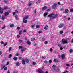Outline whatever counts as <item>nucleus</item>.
Segmentation results:
<instances>
[{
	"label": "nucleus",
	"mask_w": 73,
	"mask_h": 73,
	"mask_svg": "<svg viewBox=\"0 0 73 73\" xmlns=\"http://www.w3.org/2000/svg\"><path fill=\"white\" fill-rule=\"evenodd\" d=\"M22 64L23 65H25V60H22Z\"/></svg>",
	"instance_id": "13"
},
{
	"label": "nucleus",
	"mask_w": 73,
	"mask_h": 73,
	"mask_svg": "<svg viewBox=\"0 0 73 73\" xmlns=\"http://www.w3.org/2000/svg\"><path fill=\"white\" fill-rule=\"evenodd\" d=\"M36 27L37 28H40V25H36Z\"/></svg>",
	"instance_id": "35"
},
{
	"label": "nucleus",
	"mask_w": 73,
	"mask_h": 73,
	"mask_svg": "<svg viewBox=\"0 0 73 73\" xmlns=\"http://www.w3.org/2000/svg\"><path fill=\"white\" fill-rule=\"evenodd\" d=\"M9 12H6L5 13L4 15L5 16H8L9 15Z\"/></svg>",
	"instance_id": "10"
},
{
	"label": "nucleus",
	"mask_w": 73,
	"mask_h": 73,
	"mask_svg": "<svg viewBox=\"0 0 73 73\" xmlns=\"http://www.w3.org/2000/svg\"><path fill=\"white\" fill-rule=\"evenodd\" d=\"M46 58V57L45 56H43L42 57V58L43 59H44H44H45V58Z\"/></svg>",
	"instance_id": "28"
},
{
	"label": "nucleus",
	"mask_w": 73,
	"mask_h": 73,
	"mask_svg": "<svg viewBox=\"0 0 73 73\" xmlns=\"http://www.w3.org/2000/svg\"><path fill=\"white\" fill-rule=\"evenodd\" d=\"M44 64H47L48 63V61L47 60H46L44 61Z\"/></svg>",
	"instance_id": "24"
},
{
	"label": "nucleus",
	"mask_w": 73,
	"mask_h": 73,
	"mask_svg": "<svg viewBox=\"0 0 73 73\" xmlns=\"http://www.w3.org/2000/svg\"><path fill=\"white\" fill-rule=\"evenodd\" d=\"M13 59L15 61H17V58L16 57H15L13 58Z\"/></svg>",
	"instance_id": "17"
},
{
	"label": "nucleus",
	"mask_w": 73,
	"mask_h": 73,
	"mask_svg": "<svg viewBox=\"0 0 73 73\" xmlns=\"http://www.w3.org/2000/svg\"><path fill=\"white\" fill-rule=\"evenodd\" d=\"M50 51L51 52H52L53 51V49L51 48L50 49Z\"/></svg>",
	"instance_id": "40"
},
{
	"label": "nucleus",
	"mask_w": 73,
	"mask_h": 73,
	"mask_svg": "<svg viewBox=\"0 0 73 73\" xmlns=\"http://www.w3.org/2000/svg\"><path fill=\"white\" fill-rule=\"evenodd\" d=\"M54 62H58V60L57 59H55L54 60Z\"/></svg>",
	"instance_id": "19"
},
{
	"label": "nucleus",
	"mask_w": 73,
	"mask_h": 73,
	"mask_svg": "<svg viewBox=\"0 0 73 73\" xmlns=\"http://www.w3.org/2000/svg\"><path fill=\"white\" fill-rule=\"evenodd\" d=\"M48 25H45L44 27V29L45 30H48Z\"/></svg>",
	"instance_id": "7"
},
{
	"label": "nucleus",
	"mask_w": 73,
	"mask_h": 73,
	"mask_svg": "<svg viewBox=\"0 0 73 73\" xmlns=\"http://www.w3.org/2000/svg\"><path fill=\"white\" fill-rule=\"evenodd\" d=\"M65 12L66 13H68L69 12V10L68 9H66L65 10Z\"/></svg>",
	"instance_id": "12"
},
{
	"label": "nucleus",
	"mask_w": 73,
	"mask_h": 73,
	"mask_svg": "<svg viewBox=\"0 0 73 73\" xmlns=\"http://www.w3.org/2000/svg\"><path fill=\"white\" fill-rule=\"evenodd\" d=\"M34 12H35V13H36V12L37 11H36V10L35 9L34 10Z\"/></svg>",
	"instance_id": "56"
},
{
	"label": "nucleus",
	"mask_w": 73,
	"mask_h": 73,
	"mask_svg": "<svg viewBox=\"0 0 73 73\" xmlns=\"http://www.w3.org/2000/svg\"><path fill=\"white\" fill-rule=\"evenodd\" d=\"M70 12H73V9H70Z\"/></svg>",
	"instance_id": "42"
},
{
	"label": "nucleus",
	"mask_w": 73,
	"mask_h": 73,
	"mask_svg": "<svg viewBox=\"0 0 73 73\" xmlns=\"http://www.w3.org/2000/svg\"><path fill=\"white\" fill-rule=\"evenodd\" d=\"M52 60H49V64H51V63H52Z\"/></svg>",
	"instance_id": "34"
},
{
	"label": "nucleus",
	"mask_w": 73,
	"mask_h": 73,
	"mask_svg": "<svg viewBox=\"0 0 73 73\" xmlns=\"http://www.w3.org/2000/svg\"><path fill=\"white\" fill-rule=\"evenodd\" d=\"M34 46H37V44H36V43H35L34 44Z\"/></svg>",
	"instance_id": "62"
},
{
	"label": "nucleus",
	"mask_w": 73,
	"mask_h": 73,
	"mask_svg": "<svg viewBox=\"0 0 73 73\" xmlns=\"http://www.w3.org/2000/svg\"><path fill=\"white\" fill-rule=\"evenodd\" d=\"M71 42L72 43H73V39L71 40Z\"/></svg>",
	"instance_id": "58"
},
{
	"label": "nucleus",
	"mask_w": 73,
	"mask_h": 73,
	"mask_svg": "<svg viewBox=\"0 0 73 73\" xmlns=\"http://www.w3.org/2000/svg\"><path fill=\"white\" fill-rule=\"evenodd\" d=\"M32 65H36V63L35 62H33Z\"/></svg>",
	"instance_id": "45"
},
{
	"label": "nucleus",
	"mask_w": 73,
	"mask_h": 73,
	"mask_svg": "<svg viewBox=\"0 0 73 73\" xmlns=\"http://www.w3.org/2000/svg\"><path fill=\"white\" fill-rule=\"evenodd\" d=\"M52 68L53 69H55L56 68V65H54L52 66Z\"/></svg>",
	"instance_id": "26"
},
{
	"label": "nucleus",
	"mask_w": 73,
	"mask_h": 73,
	"mask_svg": "<svg viewBox=\"0 0 73 73\" xmlns=\"http://www.w3.org/2000/svg\"><path fill=\"white\" fill-rule=\"evenodd\" d=\"M58 15L57 14H56L54 15L52 19H54V18H56V17H57Z\"/></svg>",
	"instance_id": "15"
},
{
	"label": "nucleus",
	"mask_w": 73,
	"mask_h": 73,
	"mask_svg": "<svg viewBox=\"0 0 73 73\" xmlns=\"http://www.w3.org/2000/svg\"><path fill=\"white\" fill-rule=\"evenodd\" d=\"M7 45V43L6 42L4 44V46H6Z\"/></svg>",
	"instance_id": "49"
},
{
	"label": "nucleus",
	"mask_w": 73,
	"mask_h": 73,
	"mask_svg": "<svg viewBox=\"0 0 73 73\" xmlns=\"http://www.w3.org/2000/svg\"><path fill=\"white\" fill-rule=\"evenodd\" d=\"M13 73H17V72L14 71Z\"/></svg>",
	"instance_id": "63"
},
{
	"label": "nucleus",
	"mask_w": 73,
	"mask_h": 73,
	"mask_svg": "<svg viewBox=\"0 0 73 73\" xmlns=\"http://www.w3.org/2000/svg\"><path fill=\"white\" fill-rule=\"evenodd\" d=\"M27 42L28 45H31V42L29 41H27Z\"/></svg>",
	"instance_id": "36"
},
{
	"label": "nucleus",
	"mask_w": 73,
	"mask_h": 73,
	"mask_svg": "<svg viewBox=\"0 0 73 73\" xmlns=\"http://www.w3.org/2000/svg\"><path fill=\"white\" fill-rule=\"evenodd\" d=\"M61 57L62 60L65 59V55H64V54L62 55Z\"/></svg>",
	"instance_id": "8"
},
{
	"label": "nucleus",
	"mask_w": 73,
	"mask_h": 73,
	"mask_svg": "<svg viewBox=\"0 0 73 73\" xmlns=\"http://www.w3.org/2000/svg\"><path fill=\"white\" fill-rule=\"evenodd\" d=\"M34 27H35V25H33L31 26V28H32V29H34Z\"/></svg>",
	"instance_id": "20"
},
{
	"label": "nucleus",
	"mask_w": 73,
	"mask_h": 73,
	"mask_svg": "<svg viewBox=\"0 0 73 73\" xmlns=\"http://www.w3.org/2000/svg\"><path fill=\"white\" fill-rule=\"evenodd\" d=\"M10 27L11 28H13L14 27V24H11L10 25Z\"/></svg>",
	"instance_id": "16"
},
{
	"label": "nucleus",
	"mask_w": 73,
	"mask_h": 73,
	"mask_svg": "<svg viewBox=\"0 0 73 73\" xmlns=\"http://www.w3.org/2000/svg\"><path fill=\"white\" fill-rule=\"evenodd\" d=\"M7 70V67H5L4 69V70Z\"/></svg>",
	"instance_id": "52"
},
{
	"label": "nucleus",
	"mask_w": 73,
	"mask_h": 73,
	"mask_svg": "<svg viewBox=\"0 0 73 73\" xmlns=\"http://www.w3.org/2000/svg\"><path fill=\"white\" fill-rule=\"evenodd\" d=\"M40 3H41V0H38L36 4H39Z\"/></svg>",
	"instance_id": "21"
},
{
	"label": "nucleus",
	"mask_w": 73,
	"mask_h": 73,
	"mask_svg": "<svg viewBox=\"0 0 73 73\" xmlns=\"http://www.w3.org/2000/svg\"><path fill=\"white\" fill-rule=\"evenodd\" d=\"M20 27H17V29H18V30H19V29H20Z\"/></svg>",
	"instance_id": "48"
},
{
	"label": "nucleus",
	"mask_w": 73,
	"mask_h": 73,
	"mask_svg": "<svg viewBox=\"0 0 73 73\" xmlns=\"http://www.w3.org/2000/svg\"><path fill=\"white\" fill-rule=\"evenodd\" d=\"M16 65L17 66H19V65H20V64H19V63L17 62V63H16Z\"/></svg>",
	"instance_id": "30"
},
{
	"label": "nucleus",
	"mask_w": 73,
	"mask_h": 73,
	"mask_svg": "<svg viewBox=\"0 0 73 73\" xmlns=\"http://www.w3.org/2000/svg\"><path fill=\"white\" fill-rule=\"evenodd\" d=\"M9 62H7V63L6 64V65H9Z\"/></svg>",
	"instance_id": "60"
},
{
	"label": "nucleus",
	"mask_w": 73,
	"mask_h": 73,
	"mask_svg": "<svg viewBox=\"0 0 73 73\" xmlns=\"http://www.w3.org/2000/svg\"><path fill=\"white\" fill-rule=\"evenodd\" d=\"M62 42L63 44H67V43H68V41L67 40H65L64 39H62Z\"/></svg>",
	"instance_id": "1"
},
{
	"label": "nucleus",
	"mask_w": 73,
	"mask_h": 73,
	"mask_svg": "<svg viewBox=\"0 0 73 73\" xmlns=\"http://www.w3.org/2000/svg\"><path fill=\"white\" fill-rule=\"evenodd\" d=\"M4 1L5 2V3H8V1L6 0H4Z\"/></svg>",
	"instance_id": "31"
},
{
	"label": "nucleus",
	"mask_w": 73,
	"mask_h": 73,
	"mask_svg": "<svg viewBox=\"0 0 73 73\" xmlns=\"http://www.w3.org/2000/svg\"><path fill=\"white\" fill-rule=\"evenodd\" d=\"M8 8V7H6L4 8V9H7V8Z\"/></svg>",
	"instance_id": "53"
},
{
	"label": "nucleus",
	"mask_w": 73,
	"mask_h": 73,
	"mask_svg": "<svg viewBox=\"0 0 73 73\" xmlns=\"http://www.w3.org/2000/svg\"><path fill=\"white\" fill-rule=\"evenodd\" d=\"M44 44H48V41H45V42H44Z\"/></svg>",
	"instance_id": "43"
},
{
	"label": "nucleus",
	"mask_w": 73,
	"mask_h": 73,
	"mask_svg": "<svg viewBox=\"0 0 73 73\" xmlns=\"http://www.w3.org/2000/svg\"><path fill=\"white\" fill-rule=\"evenodd\" d=\"M46 9H47V6H45L42 8V11H45V10H46Z\"/></svg>",
	"instance_id": "6"
},
{
	"label": "nucleus",
	"mask_w": 73,
	"mask_h": 73,
	"mask_svg": "<svg viewBox=\"0 0 73 73\" xmlns=\"http://www.w3.org/2000/svg\"><path fill=\"white\" fill-rule=\"evenodd\" d=\"M19 49H22L23 48V47L21 46H19Z\"/></svg>",
	"instance_id": "47"
},
{
	"label": "nucleus",
	"mask_w": 73,
	"mask_h": 73,
	"mask_svg": "<svg viewBox=\"0 0 73 73\" xmlns=\"http://www.w3.org/2000/svg\"><path fill=\"white\" fill-rule=\"evenodd\" d=\"M5 16L3 15L2 17V20H4V19H5Z\"/></svg>",
	"instance_id": "18"
},
{
	"label": "nucleus",
	"mask_w": 73,
	"mask_h": 73,
	"mask_svg": "<svg viewBox=\"0 0 73 73\" xmlns=\"http://www.w3.org/2000/svg\"><path fill=\"white\" fill-rule=\"evenodd\" d=\"M12 13L13 14V15H15L16 14V13L15 12Z\"/></svg>",
	"instance_id": "64"
},
{
	"label": "nucleus",
	"mask_w": 73,
	"mask_h": 73,
	"mask_svg": "<svg viewBox=\"0 0 73 73\" xmlns=\"http://www.w3.org/2000/svg\"><path fill=\"white\" fill-rule=\"evenodd\" d=\"M28 17H29V16L28 15H27V16H26L25 17L23 18V19L26 20V19H28Z\"/></svg>",
	"instance_id": "14"
},
{
	"label": "nucleus",
	"mask_w": 73,
	"mask_h": 73,
	"mask_svg": "<svg viewBox=\"0 0 73 73\" xmlns=\"http://www.w3.org/2000/svg\"><path fill=\"white\" fill-rule=\"evenodd\" d=\"M42 41H45V38H42Z\"/></svg>",
	"instance_id": "46"
},
{
	"label": "nucleus",
	"mask_w": 73,
	"mask_h": 73,
	"mask_svg": "<svg viewBox=\"0 0 73 73\" xmlns=\"http://www.w3.org/2000/svg\"><path fill=\"white\" fill-rule=\"evenodd\" d=\"M21 32H22V31H20L19 33V35H20V34H21Z\"/></svg>",
	"instance_id": "55"
},
{
	"label": "nucleus",
	"mask_w": 73,
	"mask_h": 73,
	"mask_svg": "<svg viewBox=\"0 0 73 73\" xmlns=\"http://www.w3.org/2000/svg\"><path fill=\"white\" fill-rule=\"evenodd\" d=\"M48 15V13L46 12L44 13L43 16L44 17H46V16H47Z\"/></svg>",
	"instance_id": "11"
},
{
	"label": "nucleus",
	"mask_w": 73,
	"mask_h": 73,
	"mask_svg": "<svg viewBox=\"0 0 73 73\" xmlns=\"http://www.w3.org/2000/svg\"><path fill=\"white\" fill-rule=\"evenodd\" d=\"M57 5V3L54 4L52 6V9H54L56 8Z\"/></svg>",
	"instance_id": "2"
},
{
	"label": "nucleus",
	"mask_w": 73,
	"mask_h": 73,
	"mask_svg": "<svg viewBox=\"0 0 73 73\" xmlns=\"http://www.w3.org/2000/svg\"><path fill=\"white\" fill-rule=\"evenodd\" d=\"M59 33H60V34H62V33H63V30L60 31Z\"/></svg>",
	"instance_id": "29"
},
{
	"label": "nucleus",
	"mask_w": 73,
	"mask_h": 73,
	"mask_svg": "<svg viewBox=\"0 0 73 73\" xmlns=\"http://www.w3.org/2000/svg\"><path fill=\"white\" fill-rule=\"evenodd\" d=\"M12 54H10L9 55L8 57V58H10L12 57Z\"/></svg>",
	"instance_id": "23"
},
{
	"label": "nucleus",
	"mask_w": 73,
	"mask_h": 73,
	"mask_svg": "<svg viewBox=\"0 0 73 73\" xmlns=\"http://www.w3.org/2000/svg\"><path fill=\"white\" fill-rule=\"evenodd\" d=\"M6 27L5 26H3L2 27V29H4Z\"/></svg>",
	"instance_id": "51"
},
{
	"label": "nucleus",
	"mask_w": 73,
	"mask_h": 73,
	"mask_svg": "<svg viewBox=\"0 0 73 73\" xmlns=\"http://www.w3.org/2000/svg\"><path fill=\"white\" fill-rule=\"evenodd\" d=\"M15 17L16 20H18V19H19V17H18V16L17 15L15 16Z\"/></svg>",
	"instance_id": "22"
},
{
	"label": "nucleus",
	"mask_w": 73,
	"mask_h": 73,
	"mask_svg": "<svg viewBox=\"0 0 73 73\" xmlns=\"http://www.w3.org/2000/svg\"><path fill=\"white\" fill-rule=\"evenodd\" d=\"M35 38H32L31 39V41H35Z\"/></svg>",
	"instance_id": "27"
},
{
	"label": "nucleus",
	"mask_w": 73,
	"mask_h": 73,
	"mask_svg": "<svg viewBox=\"0 0 73 73\" xmlns=\"http://www.w3.org/2000/svg\"><path fill=\"white\" fill-rule=\"evenodd\" d=\"M28 5L29 6H31V5H32V4L31 3L29 2L28 4Z\"/></svg>",
	"instance_id": "39"
},
{
	"label": "nucleus",
	"mask_w": 73,
	"mask_h": 73,
	"mask_svg": "<svg viewBox=\"0 0 73 73\" xmlns=\"http://www.w3.org/2000/svg\"><path fill=\"white\" fill-rule=\"evenodd\" d=\"M19 42L20 43H21V42H23V41L21 40H19Z\"/></svg>",
	"instance_id": "38"
},
{
	"label": "nucleus",
	"mask_w": 73,
	"mask_h": 73,
	"mask_svg": "<svg viewBox=\"0 0 73 73\" xmlns=\"http://www.w3.org/2000/svg\"><path fill=\"white\" fill-rule=\"evenodd\" d=\"M66 66H70V65L68 64H66Z\"/></svg>",
	"instance_id": "57"
},
{
	"label": "nucleus",
	"mask_w": 73,
	"mask_h": 73,
	"mask_svg": "<svg viewBox=\"0 0 73 73\" xmlns=\"http://www.w3.org/2000/svg\"><path fill=\"white\" fill-rule=\"evenodd\" d=\"M17 38H19L20 36L19 35H18L17 36Z\"/></svg>",
	"instance_id": "54"
},
{
	"label": "nucleus",
	"mask_w": 73,
	"mask_h": 73,
	"mask_svg": "<svg viewBox=\"0 0 73 73\" xmlns=\"http://www.w3.org/2000/svg\"><path fill=\"white\" fill-rule=\"evenodd\" d=\"M15 13H18V11L17 10H15Z\"/></svg>",
	"instance_id": "44"
},
{
	"label": "nucleus",
	"mask_w": 73,
	"mask_h": 73,
	"mask_svg": "<svg viewBox=\"0 0 73 73\" xmlns=\"http://www.w3.org/2000/svg\"><path fill=\"white\" fill-rule=\"evenodd\" d=\"M12 49V47H10L9 48V52H10L11 51V50Z\"/></svg>",
	"instance_id": "33"
},
{
	"label": "nucleus",
	"mask_w": 73,
	"mask_h": 73,
	"mask_svg": "<svg viewBox=\"0 0 73 73\" xmlns=\"http://www.w3.org/2000/svg\"><path fill=\"white\" fill-rule=\"evenodd\" d=\"M38 72L39 73H44V72L41 69H39L38 71H36V72Z\"/></svg>",
	"instance_id": "3"
},
{
	"label": "nucleus",
	"mask_w": 73,
	"mask_h": 73,
	"mask_svg": "<svg viewBox=\"0 0 73 73\" xmlns=\"http://www.w3.org/2000/svg\"><path fill=\"white\" fill-rule=\"evenodd\" d=\"M54 14L53 13H52V14H49L48 15V17H49L50 18V17H52V16Z\"/></svg>",
	"instance_id": "5"
},
{
	"label": "nucleus",
	"mask_w": 73,
	"mask_h": 73,
	"mask_svg": "<svg viewBox=\"0 0 73 73\" xmlns=\"http://www.w3.org/2000/svg\"><path fill=\"white\" fill-rule=\"evenodd\" d=\"M21 52H24V51L25 50H26V49H21Z\"/></svg>",
	"instance_id": "37"
},
{
	"label": "nucleus",
	"mask_w": 73,
	"mask_h": 73,
	"mask_svg": "<svg viewBox=\"0 0 73 73\" xmlns=\"http://www.w3.org/2000/svg\"><path fill=\"white\" fill-rule=\"evenodd\" d=\"M25 61L27 63H28V62H29V60L28 59H26Z\"/></svg>",
	"instance_id": "32"
},
{
	"label": "nucleus",
	"mask_w": 73,
	"mask_h": 73,
	"mask_svg": "<svg viewBox=\"0 0 73 73\" xmlns=\"http://www.w3.org/2000/svg\"><path fill=\"white\" fill-rule=\"evenodd\" d=\"M69 51H70V53H72V52H73V50L71 49Z\"/></svg>",
	"instance_id": "25"
},
{
	"label": "nucleus",
	"mask_w": 73,
	"mask_h": 73,
	"mask_svg": "<svg viewBox=\"0 0 73 73\" xmlns=\"http://www.w3.org/2000/svg\"><path fill=\"white\" fill-rule=\"evenodd\" d=\"M61 11H64V9H63V8H62L60 9Z\"/></svg>",
	"instance_id": "59"
},
{
	"label": "nucleus",
	"mask_w": 73,
	"mask_h": 73,
	"mask_svg": "<svg viewBox=\"0 0 73 73\" xmlns=\"http://www.w3.org/2000/svg\"><path fill=\"white\" fill-rule=\"evenodd\" d=\"M1 54H2V51L0 52V56L1 55Z\"/></svg>",
	"instance_id": "61"
},
{
	"label": "nucleus",
	"mask_w": 73,
	"mask_h": 73,
	"mask_svg": "<svg viewBox=\"0 0 73 73\" xmlns=\"http://www.w3.org/2000/svg\"><path fill=\"white\" fill-rule=\"evenodd\" d=\"M23 22L24 23H27V20L23 19Z\"/></svg>",
	"instance_id": "9"
},
{
	"label": "nucleus",
	"mask_w": 73,
	"mask_h": 73,
	"mask_svg": "<svg viewBox=\"0 0 73 73\" xmlns=\"http://www.w3.org/2000/svg\"><path fill=\"white\" fill-rule=\"evenodd\" d=\"M19 54L18 53H17L15 54V55L16 56H19Z\"/></svg>",
	"instance_id": "41"
},
{
	"label": "nucleus",
	"mask_w": 73,
	"mask_h": 73,
	"mask_svg": "<svg viewBox=\"0 0 73 73\" xmlns=\"http://www.w3.org/2000/svg\"><path fill=\"white\" fill-rule=\"evenodd\" d=\"M64 24H61L60 25H59L58 26V27L60 28H63L64 27Z\"/></svg>",
	"instance_id": "4"
},
{
	"label": "nucleus",
	"mask_w": 73,
	"mask_h": 73,
	"mask_svg": "<svg viewBox=\"0 0 73 73\" xmlns=\"http://www.w3.org/2000/svg\"><path fill=\"white\" fill-rule=\"evenodd\" d=\"M1 43L2 44H4V42L3 41H1Z\"/></svg>",
	"instance_id": "50"
}]
</instances>
